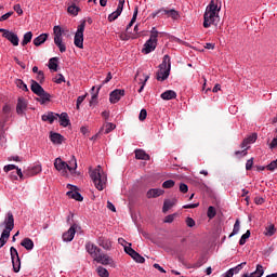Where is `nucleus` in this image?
I'll return each instance as SVG.
<instances>
[{"instance_id":"obj_51","label":"nucleus","mask_w":277,"mask_h":277,"mask_svg":"<svg viewBox=\"0 0 277 277\" xmlns=\"http://www.w3.org/2000/svg\"><path fill=\"white\" fill-rule=\"evenodd\" d=\"M101 88H103V84L100 85V87L97 88L96 93L92 95L91 101H90V105H92V103H94V102L98 98V92L101 91Z\"/></svg>"},{"instance_id":"obj_11","label":"nucleus","mask_w":277,"mask_h":277,"mask_svg":"<svg viewBox=\"0 0 277 277\" xmlns=\"http://www.w3.org/2000/svg\"><path fill=\"white\" fill-rule=\"evenodd\" d=\"M96 263H101V265H113L114 264V259L111 256L105 254V253H97L95 255V259H93Z\"/></svg>"},{"instance_id":"obj_9","label":"nucleus","mask_w":277,"mask_h":277,"mask_svg":"<svg viewBox=\"0 0 277 277\" xmlns=\"http://www.w3.org/2000/svg\"><path fill=\"white\" fill-rule=\"evenodd\" d=\"M124 252L126 254H129V256H131L136 263H146V259L131 248V243H129V247H124Z\"/></svg>"},{"instance_id":"obj_42","label":"nucleus","mask_w":277,"mask_h":277,"mask_svg":"<svg viewBox=\"0 0 277 277\" xmlns=\"http://www.w3.org/2000/svg\"><path fill=\"white\" fill-rule=\"evenodd\" d=\"M250 239V229H248L240 238L239 246H246V241Z\"/></svg>"},{"instance_id":"obj_28","label":"nucleus","mask_w":277,"mask_h":277,"mask_svg":"<svg viewBox=\"0 0 277 277\" xmlns=\"http://www.w3.org/2000/svg\"><path fill=\"white\" fill-rule=\"evenodd\" d=\"M174 205H176V199H166L162 207V213H168V211H170Z\"/></svg>"},{"instance_id":"obj_31","label":"nucleus","mask_w":277,"mask_h":277,"mask_svg":"<svg viewBox=\"0 0 277 277\" xmlns=\"http://www.w3.org/2000/svg\"><path fill=\"white\" fill-rule=\"evenodd\" d=\"M67 196L72 198V200H77L78 202H83V196L79 194L77 190H69L67 192Z\"/></svg>"},{"instance_id":"obj_64","label":"nucleus","mask_w":277,"mask_h":277,"mask_svg":"<svg viewBox=\"0 0 277 277\" xmlns=\"http://www.w3.org/2000/svg\"><path fill=\"white\" fill-rule=\"evenodd\" d=\"M269 148L271 149L277 148V137L273 138V141L269 144Z\"/></svg>"},{"instance_id":"obj_52","label":"nucleus","mask_w":277,"mask_h":277,"mask_svg":"<svg viewBox=\"0 0 277 277\" xmlns=\"http://www.w3.org/2000/svg\"><path fill=\"white\" fill-rule=\"evenodd\" d=\"M37 81H39V83H44V71L40 70L37 74Z\"/></svg>"},{"instance_id":"obj_18","label":"nucleus","mask_w":277,"mask_h":277,"mask_svg":"<svg viewBox=\"0 0 277 277\" xmlns=\"http://www.w3.org/2000/svg\"><path fill=\"white\" fill-rule=\"evenodd\" d=\"M97 245L101 246V248H103L104 250H111V242L109 239L100 236L97 238Z\"/></svg>"},{"instance_id":"obj_17","label":"nucleus","mask_w":277,"mask_h":277,"mask_svg":"<svg viewBox=\"0 0 277 277\" xmlns=\"http://www.w3.org/2000/svg\"><path fill=\"white\" fill-rule=\"evenodd\" d=\"M135 159L141 161H150V155L146 154L144 149H135L134 150Z\"/></svg>"},{"instance_id":"obj_35","label":"nucleus","mask_w":277,"mask_h":277,"mask_svg":"<svg viewBox=\"0 0 277 277\" xmlns=\"http://www.w3.org/2000/svg\"><path fill=\"white\" fill-rule=\"evenodd\" d=\"M67 12H68V14H71V16H77V14H79V12H81V9L77 5H75V3H72L67 8Z\"/></svg>"},{"instance_id":"obj_56","label":"nucleus","mask_w":277,"mask_h":277,"mask_svg":"<svg viewBox=\"0 0 277 277\" xmlns=\"http://www.w3.org/2000/svg\"><path fill=\"white\" fill-rule=\"evenodd\" d=\"M56 47L60 49L61 53H66V43L64 41L61 43H56Z\"/></svg>"},{"instance_id":"obj_62","label":"nucleus","mask_w":277,"mask_h":277,"mask_svg":"<svg viewBox=\"0 0 277 277\" xmlns=\"http://www.w3.org/2000/svg\"><path fill=\"white\" fill-rule=\"evenodd\" d=\"M200 207V203H190L183 206V209H198Z\"/></svg>"},{"instance_id":"obj_45","label":"nucleus","mask_w":277,"mask_h":277,"mask_svg":"<svg viewBox=\"0 0 277 277\" xmlns=\"http://www.w3.org/2000/svg\"><path fill=\"white\" fill-rule=\"evenodd\" d=\"M174 185H175V182L173 180H167L162 183L163 189H172Z\"/></svg>"},{"instance_id":"obj_36","label":"nucleus","mask_w":277,"mask_h":277,"mask_svg":"<svg viewBox=\"0 0 277 277\" xmlns=\"http://www.w3.org/2000/svg\"><path fill=\"white\" fill-rule=\"evenodd\" d=\"M57 57H52L49 60L48 68L54 72H57Z\"/></svg>"},{"instance_id":"obj_53","label":"nucleus","mask_w":277,"mask_h":277,"mask_svg":"<svg viewBox=\"0 0 277 277\" xmlns=\"http://www.w3.org/2000/svg\"><path fill=\"white\" fill-rule=\"evenodd\" d=\"M3 170L4 172H10L12 170H18V167H16V164H8V166H4Z\"/></svg>"},{"instance_id":"obj_29","label":"nucleus","mask_w":277,"mask_h":277,"mask_svg":"<svg viewBox=\"0 0 277 277\" xmlns=\"http://www.w3.org/2000/svg\"><path fill=\"white\" fill-rule=\"evenodd\" d=\"M58 118L61 127H68V124H70V119L68 118L67 113H62L61 115H58Z\"/></svg>"},{"instance_id":"obj_26","label":"nucleus","mask_w":277,"mask_h":277,"mask_svg":"<svg viewBox=\"0 0 277 277\" xmlns=\"http://www.w3.org/2000/svg\"><path fill=\"white\" fill-rule=\"evenodd\" d=\"M160 98H162V101H172L176 98V92L172 90H167L163 93H161Z\"/></svg>"},{"instance_id":"obj_60","label":"nucleus","mask_w":277,"mask_h":277,"mask_svg":"<svg viewBox=\"0 0 277 277\" xmlns=\"http://www.w3.org/2000/svg\"><path fill=\"white\" fill-rule=\"evenodd\" d=\"M13 10H14V12H16V14H18V16H22V14H23V9L21 8V4H15V5L13 6Z\"/></svg>"},{"instance_id":"obj_23","label":"nucleus","mask_w":277,"mask_h":277,"mask_svg":"<svg viewBox=\"0 0 277 277\" xmlns=\"http://www.w3.org/2000/svg\"><path fill=\"white\" fill-rule=\"evenodd\" d=\"M265 274V271L263 269V265L258 264L255 272L249 274H243L242 277H261Z\"/></svg>"},{"instance_id":"obj_4","label":"nucleus","mask_w":277,"mask_h":277,"mask_svg":"<svg viewBox=\"0 0 277 277\" xmlns=\"http://www.w3.org/2000/svg\"><path fill=\"white\" fill-rule=\"evenodd\" d=\"M159 36H163V32H159L156 27H153L150 30V37L145 42L142 53H145V55H148V53H153V51L157 49V38H159Z\"/></svg>"},{"instance_id":"obj_46","label":"nucleus","mask_w":277,"mask_h":277,"mask_svg":"<svg viewBox=\"0 0 277 277\" xmlns=\"http://www.w3.org/2000/svg\"><path fill=\"white\" fill-rule=\"evenodd\" d=\"M67 164L69 168H71V172H74L75 170H77V158L72 156L71 159L69 160V163Z\"/></svg>"},{"instance_id":"obj_63","label":"nucleus","mask_w":277,"mask_h":277,"mask_svg":"<svg viewBox=\"0 0 277 277\" xmlns=\"http://www.w3.org/2000/svg\"><path fill=\"white\" fill-rule=\"evenodd\" d=\"M122 10H124V0H119L117 11L122 13Z\"/></svg>"},{"instance_id":"obj_7","label":"nucleus","mask_w":277,"mask_h":277,"mask_svg":"<svg viewBox=\"0 0 277 277\" xmlns=\"http://www.w3.org/2000/svg\"><path fill=\"white\" fill-rule=\"evenodd\" d=\"M0 34H2L3 38L9 40L13 47H18V35L5 29V28H0Z\"/></svg>"},{"instance_id":"obj_50","label":"nucleus","mask_w":277,"mask_h":277,"mask_svg":"<svg viewBox=\"0 0 277 277\" xmlns=\"http://www.w3.org/2000/svg\"><path fill=\"white\" fill-rule=\"evenodd\" d=\"M180 192H181L182 194H187V192H189V187L187 186V184L181 183V184H180Z\"/></svg>"},{"instance_id":"obj_38","label":"nucleus","mask_w":277,"mask_h":277,"mask_svg":"<svg viewBox=\"0 0 277 277\" xmlns=\"http://www.w3.org/2000/svg\"><path fill=\"white\" fill-rule=\"evenodd\" d=\"M96 272L100 277H109V271H107V268L103 266H98L96 268Z\"/></svg>"},{"instance_id":"obj_40","label":"nucleus","mask_w":277,"mask_h":277,"mask_svg":"<svg viewBox=\"0 0 277 277\" xmlns=\"http://www.w3.org/2000/svg\"><path fill=\"white\" fill-rule=\"evenodd\" d=\"M137 21V6L135 8L134 10V13H133V16H132V19L130 21V23L128 24L127 28H126V31H129V29L131 27H133V24Z\"/></svg>"},{"instance_id":"obj_48","label":"nucleus","mask_w":277,"mask_h":277,"mask_svg":"<svg viewBox=\"0 0 277 277\" xmlns=\"http://www.w3.org/2000/svg\"><path fill=\"white\" fill-rule=\"evenodd\" d=\"M186 226H188V228H194V226H196V221L189 216L186 217Z\"/></svg>"},{"instance_id":"obj_41","label":"nucleus","mask_w":277,"mask_h":277,"mask_svg":"<svg viewBox=\"0 0 277 277\" xmlns=\"http://www.w3.org/2000/svg\"><path fill=\"white\" fill-rule=\"evenodd\" d=\"M239 229H240V222L239 220H236L233 232L230 233L229 237H235V235H239Z\"/></svg>"},{"instance_id":"obj_37","label":"nucleus","mask_w":277,"mask_h":277,"mask_svg":"<svg viewBox=\"0 0 277 277\" xmlns=\"http://www.w3.org/2000/svg\"><path fill=\"white\" fill-rule=\"evenodd\" d=\"M31 38H34V34L31 31L26 32L22 41V47H26V44H29V42H31Z\"/></svg>"},{"instance_id":"obj_24","label":"nucleus","mask_w":277,"mask_h":277,"mask_svg":"<svg viewBox=\"0 0 277 277\" xmlns=\"http://www.w3.org/2000/svg\"><path fill=\"white\" fill-rule=\"evenodd\" d=\"M40 172H42V166L37 164V166L31 167L28 170H26L25 174L27 176H36V174H40Z\"/></svg>"},{"instance_id":"obj_16","label":"nucleus","mask_w":277,"mask_h":277,"mask_svg":"<svg viewBox=\"0 0 277 277\" xmlns=\"http://www.w3.org/2000/svg\"><path fill=\"white\" fill-rule=\"evenodd\" d=\"M57 118H60V114L48 111L47 114L42 115L41 120H43V122H50V124H53Z\"/></svg>"},{"instance_id":"obj_34","label":"nucleus","mask_w":277,"mask_h":277,"mask_svg":"<svg viewBox=\"0 0 277 277\" xmlns=\"http://www.w3.org/2000/svg\"><path fill=\"white\" fill-rule=\"evenodd\" d=\"M245 265H246V262H242V263L238 264L237 266L228 269L227 272L233 277V276H235V274H239L243 269Z\"/></svg>"},{"instance_id":"obj_15","label":"nucleus","mask_w":277,"mask_h":277,"mask_svg":"<svg viewBox=\"0 0 277 277\" xmlns=\"http://www.w3.org/2000/svg\"><path fill=\"white\" fill-rule=\"evenodd\" d=\"M85 250L92 255L93 259H96V256L101 254V248H98L96 245L92 242H88L85 245Z\"/></svg>"},{"instance_id":"obj_47","label":"nucleus","mask_w":277,"mask_h":277,"mask_svg":"<svg viewBox=\"0 0 277 277\" xmlns=\"http://www.w3.org/2000/svg\"><path fill=\"white\" fill-rule=\"evenodd\" d=\"M148 116V113L146 111V109H142L141 110V113H140V115H138V120L141 121V122H144V120H146V117Z\"/></svg>"},{"instance_id":"obj_61","label":"nucleus","mask_w":277,"mask_h":277,"mask_svg":"<svg viewBox=\"0 0 277 277\" xmlns=\"http://www.w3.org/2000/svg\"><path fill=\"white\" fill-rule=\"evenodd\" d=\"M12 14H14V12L11 11V12H8L4 15H2L0 17V23H3V21H8V18H10V16H12Z\"/></svg>"},{"instance_id":"obj_49","label":"nucleus","mask_w":277,"mask_h":277,"mask_svg":"<svg viewBox=\"0 0 277 277\" xmlns=\"http://www.w3.org/2000/svg\"><path fill=\"white\" fill-rule=\"evenodd\" d=\"M277 169L276 160H273L268 166H266V170H269V172H274V170Z\"/></svg>"},{"instance_id":"obj_3","label":"nucleus","mask_w":277,"mask_h":277,"mask_svg":"<svg viewBox=\"0 0 277 277\" xmlns=\"http://www.w3.org/2000/svg\"><path fill=\"white\" fill-rule=\"evenodd\" d=\"M90 176L96 189H98V192H103V189H105V185L107 184V175L103 173L101 166L90 171Z\"/></svg>"},{"instance_id":"obj_58","label":"nucleus","mask_w":277,"mask_h":277,"mask_svg":"<svg viewBox=\"0 0 277 277\" xmlns=\"http://www.w3.org/2000/svg\"><path fill=\"white\" fill-rule=\"evenodd\" d=\"M256 137H258L256 133H252L251 135H249V136L247 137V140H248V142H249L250 144H254V142H256Z\"/></svg>"},{"instance_id":"obj_10","label":"nucleus","mask_w":277,"mask_h":277,"mask_svg":"<svg viewBox=\"0 0 277 277\" xmlns=\"http://www.w3.org/2000/svg\"><path fill=\"white\" fill-rule=\"evenodd\" d=\"M54 168L58 172H63V174H66V170L72 172V167H69L66 161L62 160V158H56L54 160Z\"/></svg>"},{"instance_id":"obj_13","label":"nucleus","mask_w":277,"mask_h":277,"mask_svg":"<svg viewBox=\"0 0 277 277\" xmlns=\"http://www.w3.org/2000/svg\"><path fill=\"white\" fill-rule=\"evenodd\" d=\"M122 96H124V90L116 89L115 91L110 92L109 102L116 104L118 101H120V98H122Z\"/></svg>"},{"instance_id":"obj_14","label":"nucleus","mask_w":277,"mask_h":277,"mask_svg":"<svg viewBox=\"0 0 277 277\" xmlns=\"http://www.w3.org/2000/svg\"><path fill=\"white\" fill-rule=\"evenodd\" d=\"M77 233V224H72L70 228L63 234V241H72Z\"/></svg>"},{"instance_id":"obj_57","label":"nucleus","mask_w":277,"mask_h":277,"mask_svg":"<svg viewBox=\"0 0 277 277\" xmlns=\"http://www.w3.org/2000/svg\"><path fill=\"white\" fill-rule=\"evenodd\" d=\"M174 222V214H169L164 217L166 224H172Z\"/></svg>"},{"instance_id":"obj_32","label":"nucleus","mask_w":277,"mask_h":277,"mask_svg":"<svg viewBox=\"0 0 277 277\" xmlns=\"http://www.w3.org/2000/svg\"><path fill=\"white\" fill-rule=\"evenodd\" d=\"M11 261L13 265V272H15V274H18L21 272V256L11 258Z\"/></svg>"},{"instance_id":"obj_21","label":"nucleus","mask_w":277,"mask_h":277,"mask_svg":"<svg viewBox=\"0 0 277 277\" xmlns=\"http://www.w3.org/2000/svg\"><path fill=\"white\" fill-rule=\"evenodd\" d=\"M164 190L160 188H151L147 192V198H159V196H163Z\"/></svg>"},{"instance_id":"obj_54","label":"nucleus","mask_w":277,"mask_h":277,"mask_svg":"<svg viewBox=\"0 0 277 277\" xmlns=\"http://www.w3.org/2000/svg\"><path fill=\"white\" fill-rule=\"evenodd\" d=\"M10 253H11V259H16V258H18V250H16V248L11 247Z\"/></svg>"},{"instance_id":"obj_44","label":"nucleus","mask_w":277,"mask_h":277,"mask_svg":"<svg viewBox=\"0 0 277 277\" xmlns=\"http://www.w3.org/2000/svg\"><path fill=\"white\" fill-rule=\"evenodd\" d=\"M120 14H122L120 11L116 10L113 13H110L108 15V21L109 23H114V21H116L118 18V16H120Z\"/></svg>"},{"instance_id":"obj_5","label":"nucleus","mask_w":277,"mask_h":277,"mask_svg":"<svg viewBox=\"0 0 277 277\" xmlns=\"http://www.w3.org/2000/svg\"><path fill=\"white\" fill-rule=\"evenodd\" d=\"M159 71L157 72V81H166L170 77V70L172 63L170 62V55L166 54L162 58V63L159 65Z\"/></svg>"},{"instance_id":"obj_12","label":"nucleus","mask_w":277,"mask_h":277,"mask_svg":"<svg viewBox=\"0 0 277 277\" xmlns=\"http://www.w3.org/2000/svg\"><path fill=\"white\" fill-rule=\"evenodd\" d=\"M25 111H27V102L24 97H18L16 105V114L18 116H25Z\"/></svg>"},{"instance_id":"obj_20","label":"nucleus","mask_w":277,"mask_h":277,"mask_svg":"<svg viewBox=\"0 0 277 277\" xmlns=\"http://www.w3.org/2000/svg\"><path fill=\"white\" fill-rule=\"evenodd\" d=\"M30 90L31 92H34V94H36L37 96L39 94H41L44 91V88H42V85H40V83H38V81L36 80H30Z\"/></svg>"},{"instance_id":"obj_2","label":"nucleus","mask_w":277,"mask_h":277,"mask_svg":"<svg viewBox=\"0 0 277 277\" xmlns=\"http://www.w3.org/2000/svg\"><path fill=\"white\" fill-rule=\"evenodd\" d=\"M3 224L4 229L0 237V249H2L8 243V239H10V233L14 230V214H12V212H8Z\"/></svg>"},{"instance_id":"obj_59","label":"nucleus","mask_w":277,"mask_h":277,"mask_svg":"<svg viewBox=\"0 0 277 277\" xmlns=\"http://www.w3.org/2000/svg\"><path fill=\"white\" fill-rule=\"evenodd\" d=\"M64 81H66V80L64 78V75H62V74H58L54 80L55 83H64Z\"/></svg>"},{"instance_id":"obj_33","label":"nucleus","mask_w":277,"mask_h":277,"mask_svg":"<svg viewBox=\"0 0 277 277\" xmlns=\"http://www.w3.org/2000/svg\"><path fill=\"white\" fill-rule=\"evenodd\" d=\"M21 246L25 248V250L30 251L34 248V240H31V238H24Z\"/></svg>"},{"instance_id":"obj_27","label":"nucleus","mask_w":277,"mask_h":277,"mask_svg":"<svg viewBox=\"0 0 277 277\" xmlns=\"http://www.w3.org/2000/svg\"><path fill=\"white\" fill-rule=\"evenodd\" d=\"M49 34H41L40 36L36 37L32 42L35 47H40L47 42Z\"/></svg>"},{"instance_id":"obj_1","label":"nucleus","mask_w":277,"mask_h":277,"mask_svg":"<svg viewBox=\"0 0 277 277\" xmlns=\"http://www.w3.org/2000/svg\"><path fill=\"white\" fill-rule=\"evenodd\" d=\"M217 4H215V0H211L209 5L206 9V12L203 14V27L205 29H209L211 25H215V22L217 21Z\"/></svg>"},{"instance_id":"obj_8","label":"nucleus","mask_w":277,"mask_h":277,"mask_svg":"<svg viewBox=\"0 0 277 277\" xmlns=\"http://www.w3.org/2000/svg\"><path fill=\"white\" fill-rule=\"evenodd\" d=\"M157 14H161L162 16H168L169 18H172L173 21H179V17L181 16L179 14V11L171 9H160L157 13L153 14V18H155V16H157Z\"/></svg>"},{"instance_id":"obj_43","label":"nucleus","mask_w":277,"mask_h":277,"mask_svg":"<svg viewBox=\"0 0 277 277\" xmlns=\"http://www.w3.org/2000/svg\"><path fill=\"white\" fill-rule=\"evenodd\" d=\"M15 83L17 88H19V90H23L24 92H29V89L27 88L26 83L23 80L17 79Z\"/></svg>"},{"instance_id":"obj_22","label":"nucleus","mask_w":277,"mask_h":277,"mask_svg":"<svg viewBox=\"0 0 277 277\" xmlns=\"http://www.w3.org/2000/svg\"><path fill=\"white\" fill-rule=\"evenodd\" d=\"M53 31H54V44H58V43L64 42L62 40V34H63L62 27L54 26Z\"/></svg>"},{"instance_id":"obj_39","label":"nucleus","mask_w":277,"mask_h":277,"mask_svg":"<svg viewBox=\"0 0 277 277\" xmlns=\"http://www.w3.org/2000/svg\"><path fill=\"white\" fill-rule=\"evenodd\" d=\"M215 215H217V211L215 210V207L210 206L208 208L207 216L209 217V220H213V217H215Z\"/></svg>"},{"instance_id":"obj_19","label":"nucleus","mask_w":277,"mask_h":277,"mask_svg":"<svg viewBox=\"0 0 277 277\" xmlns=\"http://www.w3.org/2000/svg\"><path fill=\"white\" fill-rule=\"evenodd\" d=\"M38 96L39 97H37L36 101H38V103H40V105H44L45 103L51 102V94H49V92H47L44 90Z\"/></svg>"},{"instance_id":"obj_30","label":"nucleus","mask_w":277,"mask_h":277,"mask_svg":"<svg viewBox=\"0 0 277 277\" xmlns=\"http://www.w3.org/2000/svg\"><path fill=\"white\" fill-rule=\"evenodd\" d=\"M114 129H116V124L108 122L100 129L98 133H105V135H107V133H111Z\"/></svg>"},{"instance_id":"obj_55","label":"nucleus","mask_w":277,"mask_h":277,"mask_svg":"<svg viewBox=\"0 0 277 277\" xmlns=\"http://www.w3.org/2000/svg\"><path fill=\"white\" fill-rule=\"evenodd\" d=\"M253 166H254V158H250L249 160H247L246 170H252Z\"/></svg>"},{"instance_id":"obj_25","label":"nucleus","mask_w":277,"mask_h":277,"mask_svg":"<svg viewBox=\"0 0 277 277\" xmlns=\"http://www.w3.org/2000/svg\"><path fill=\"white\" fill-rule=\"evenodd\" d=\"M50 140L53 144H62L64 142V136L57 132H51Z\"/></svg>"},{"instance_id":"obj_6","label":"nucleus","mask_w":277,"mask_h":277,"mask_svg":"<svg viewBox=\"0 0 277 277\" xmlns=\"http://www.w3.org/2000/svg\"><path fill=\"white\" fill-rule=\"evenodd\" d=\"M83 31H85V21H82L74 37V44L78 49H83Z\"/></svg>"}]
</instances>
